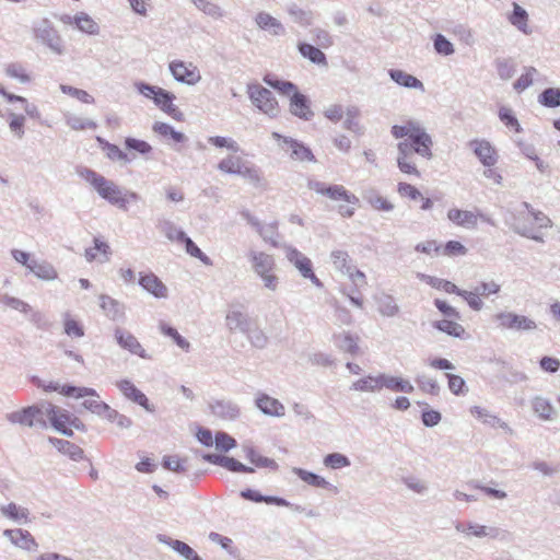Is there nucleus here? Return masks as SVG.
I'll use <instances>...</instances> for the list:
<instances>
[{
    "mask_svg": "<svg viewBox=\"0 0 560 560\" xmlns=\"http://www.w3.org/2000/svg\"><path fill=\"white\" fill-rule=\"evenodd\" d=\"M247 258L250 262L252 270L262 281L264 288L269 291H277L280 279L277 275V264L275 257L260 250H249Z\"/></svg>",
    "mask_w": 560,
    "mask_h": 560,
    "instance_id": "1",
    "label": "nucleus"
},
{
    "mask_svg": "<svg viewBox=\"0 0 560 560\" xmlns=\"http://www.w3.org/2000/svg\"><path fill=\"white\" fill-rule=\"evenodd\" d=\"M54 405L46 401L24 408L21 411L12 412L9 415L8 419L12 423H20L30 428L36 427L46 429L47 420H49Z\"/></svg>",
    "mask_w": 560,
    "mask_h": 560,
    "instance_id": "2",
    "label": "nucleus"
},
{
    "mask_svg": "<svg viewBox=\"0 0 560 560\" xmlns=\"http://www.w3.org/2000/svg\"><path fill=\"white\" fill-rule=\"evenodd\" d=\"M97 194L110 205L127 210L130 201H138L140 196L135 191L124 190L113 180L103 178L94 188Z\"/></svg>",
    "mask_w": 560,
    "mask_h": 560,
    "instance_id": "3",
    "label": "nucleus"
},
{
    "mask_svg": "<svg viewBox=\"0 0 560 560\" xmlns=\"http://www.w3.org/2000/svg\"><path fill=\"white\" fill-rule=\"evenodd\" d=\"M247 94L252 103L270 118L279 115V105L272 92L259 84H248Z\"/></svg>",
    "mask_w": 560,
    "mask_h": 560,
    "instance_id": "4",
    "label": "nucleus"
},
{
    "mask_svg": "<svg viewBox=\"0 0 560 560\" xmlns=\"http://www.w3.org/2000/svg\"><path fill=\"white\" fill-rule=\"evenodd\" d=\"M271 136L275 140L278 141L279 148L287 152L292 160L300 162L315 161V156L311 149L304 145V143L290 137H283L278 132H272Z\"/></svg>",
    "mask_w": 560,
    "mask_h": 560,
    "instance_id": "5",
    "label": "nucleus"
},
{
    "mask_svg": "<svg viewBox=\"0 0 560 560\" xmlns=\"http://www.w3.org/2000/svg\"><path fill=\"white\" fill-rule=\"evenodd\" d=\"M35 38L46 45L55 54H65L62 38L48 20H43L35 28Z\"/></svg>",
    "mask_w": 560,
    "mask_h": 560,
    "instance_id": "6",
    "label": "nucleus"
},
{
    "mask_svg": "<svg viewBox=\"0 0 560 560\" xmlns=\"http://www.w3.org/2000/svg\"><path fill=\"white\" fill-rule=\"evenodd\" d=\"M285 256L304 279L311 280L316 288H323V282L314 273L313 265L308 257L294 247H288Z\"/></svg>",
    "mask_w": 560,
    "mask_h": 560,
    "instance_id": "7",
    "label": "nucleus"
},
{
    "mask_svg": "<svg viewBox=\"0 0 560 560\" xmlns=\"http://www.w3.org/2000/svg\"><path fill=\"white\" fill-rule=\"evenodd\" d=\"M495 320L499 323V326L504 329L532 331L537 328L535 320L532 318L512 312L498 313Z\"/></svg>",
    "mask_w": 560,
    "mask_h": 560,
    "instance_id": "8",
    "label": "nucleus"
},
{
    "mask_svg": "<svg viewBox=\"0 0 560 560\" xmlns=\"http://www.w3.org/2000/svg\"><path fill=\"white\" fill-rule=\"evenodd\" d=\"M307 186L311 190H314L315 192L323 196H327L331 200H343L349 205H355L359 201L354 195L349 194L348 190L341 185L326 186L322 182L310 180Z\"/></svg>",
    "mask_w": 560,
    "mask_h": 560,
    "instance_id": "9",
    "label": "nucleus"
},
{
    "mask_svg": "<svg viewBox=\"0 0 560 560\" xmlns=\"http://www.w3.org/2000/svg\"><path fill=\"white\" fill-rule=\"evenodd\" d=\"M468 145L483 166L492 167L498 163L497 150L488 140L474 139L469 141Z\"/></svg>",
    "mask_w": 560,
    "mask_h": 560,
    "instance_id": "10",
    "label": "nucleus"
},
{
    "mask_svg": "<svg viewBox=\"0 0 560 560\" xmlns=\"http://www.w3.org/2000/svg\"><path fill=\"white\" fill-rule=\"evenodd\" d=\"M170 71L176 81L188 85H194L201 79L197 68L191 63L188 67L184 61H172Z\"/></svg>",
    "mask_w": 560,
    "mask_h": 560,
    "instance_id": "11",
    "label": "nucleus"
},
{
    "mask_svg": "<svg viewBox=\"0 0 560 560\" xmlns=\"http://www.w3.org/2000/svg\"><path fill=\"white\" fill-rule=\"evenodd\" d=\"M116 386L127 399L138 404L149 412H154V406L149 402L148 397L129 380H121L116 383Z\"/></svg>",
    "mask_w": 560,
    "mask_h": 560,
    "instance_id": "12",
    "label": "nucleus"
},
{
    "mask_svg": "<svg viewBox=\"0 0 560 560\" xmlns=\"http://www.w3.org/2000/svg\"><path fill=\"white\" fill-rule=\"evenodd\" d=\"M3 536L7 537L15 547L23 550L35 551L38 548V544L27 530L21 528L4 529Z\"/></svg>",
    "mask_w": 560,
    "mask_h": 560,
    "instance_id": "13",
    "label": "nucleus"
},
{
    "mask_svg": "<svg viewBox=\"0 0 560 560\" xmlns=\"http://www.w3.org/2000/svg\"><path fill=\"white\" fill-rule=\"evenodd\" d=\"M115 339L117 343L122 348L131 352L132 354H137L140 358L148 359V354L145 350L142 348L138 339L130 334L129 331L122 328L115 329Z\"/></svg>",
    "mask_w": 560,
    "mask_h": 560,
    "instance_id": "14",
    "label": "nucleus"
},
{
    "mask_svg": "<svg viewBox=\"0 0 560 560\" xmlns=\"http://www.w3.org/2000/svg\"><path fill=\"white\" fill-rule=\"evenodd\" d=\"M176 96L164 90L160 89L158 93L153 96L154 104L165 114L170 115L174 119L180 120L183 117V113L174 105V100Z\"/></svg>",
    "mask_w": 560,
    "mask_h": 560,
    "instance_id": "15",
    "label": "nucleus"
},
{
    "mask_svg": "<svg viewBox=\"0 0 560 560\" xmlns=\"http://www.w3.org/2000/svg\"><path fill=\"white\" fill-rule=\"evenodd\" d=\"M255 23L259 30L266 31L272 36H283L285 34L283 24L268 12H258L255 15Z\"/></svg>",
    "mask_w": 560,
    "mask_h": 560,
    "instance_id": "16",
    "label": "nucleus"
},
{
    "mask_svg": "<svg viewBox=\"0 0 560 560\" xmlns=\"http://www.w3.org/2000/svg\"><path fill=\"white\" fill-rule=\"evenodd\" d=\"M255 402L257 408L266 416L280 418L285 415L283 404L267 394H259Z\"/></svg>",
    "mask_w": 560,
    "mask_h": 560,
    "instance_id": "17",
    "label": "nucleus"
},
{
    "mask_svg": "<svg viewBox=\"0 0 560 560\" xmlns=\"http://www.w3.org/2000/svg\"><path fill=\"white\" fill-rule=\"evenodd\" d=\"M139 284L156 299L167 298L168 290L166 285L154 273H140Z\"/></svg>",
    "mask_w": 560,
    "mask_h": 560,
    "instance_id": "18",
    "label": "nucleus"
},
{
    "mask_svg": "<svg viewBox=\"0 0 560 560\" xmlns=\"http://www.w3.org/2000/svg\"><path fill=\"white\" fill-rule=\"evenodd\" d=\"M100 306L110 320L117 322L125 317V304L107 294L100 295Z\"/></svg>",
    "mask_w": 560,
    "mask_h": 560,
    "instance_id": "19",
    "label": "nucleus"
},
{
    "mask_svg": "<svg viewBox=\"0 0 560 560\" xmlns=\"http://www.w3.org/2000/svg\"><path fill=\"white\" fill-rule=\"evenodd\" d=\"M254 320L248 314L241 311H230L225 316V325L231 332L241 331L245 335Z\"/></svg>",
    "mask_w": 560,
    "mask_h": 560,
    "instance_id": "20",
    "label": "nucleus"
},
{
    "mask_svg": "<svg viewBox=\"0 0 560 560\" xmlns=\"http://www.w3.org/2000/svg\"><path fill=\"white\" fill-rule=\"evenodd\" d=\"M290 112L294 116L304 120H310L314 116V113L310 107L308 98L299 91L293 93L290 97Z\"/></svg>",
    "mask_w": 560,
    "mask_h": 560,
    "instance_id": "21",
    "label": "nucleus"
},
{
    "mask_svg": "<svg viewBox=\"0 0 560 560\" xmlns=\"http://www.w3.org/2000/svg\"><path fill=\"white\" fill-rule=\"evenodd\" d=\"M212 413L224 420H235L240 416V407L231 400H218L211 405Z\"/></svg>",
    "mask_w": 560,
    "mask_h": 560,
    "instance_id": "22",
    "label": "nucleus"
},
{
    "mask_svg": "<svg viewBox=\"0 0 560 560\" xmlns=\"http://www.w3.org/2000/svg\"><path fill=\"white\" fill-rule=\"evenodd\" d=\"M509 22L525 35L532 34V28L528 25V13L518 3L513 2V11L508 16Z\"/></svg>",
    "mask_w": 560,
    "mask_h": 560,
    "instance_id": "23",
    "label": "nucleus"
},
{
    "mask_svg": "<svg viewBox=\"0 0 560 560\" xmlns=\"http://www.w3.org/2000/svg\"><path fill=\"white\" fill-rule=\"evenodd\" d=\"M241 497L245 500L253 501L256 503H267V504H275L278 506H292L291 502L287 501L283 498L280 497H273V495H262L258 491L253 489H245L241 491Z\"/></svg>",
    "mask_w": 560,
    "mask_h": 560,
    "instance_id": "24",
    "label": "nucleus"
},
{
    "mask_svg": "<svg viewBox=\"0 0 560 560\" xmlns=\"http://www.w3.org/2000/svg\"><path fill=\"white\" fill-rule=\"evenodd\" d=\"M447 218L455 224L466 229H475L477 226L478 215L468 210L451 209L447 212Z\"/></svg>",
    "mask_w": 560,
    "mask_h": 560,
    "instance_id": "25",
    "label": "nucleus"
},
{
    "mask_svg": "<svg viewBox=\"0 0 560 560\" xmlns=\"http://www.w3.org/2000/svg\"><path fill=\"white\" fill-rule=\"evenodd\" d=\"M388 74L394 82L401 86L408 89H416L420 90L421 92H424L423 83L412 74H409L399 69H390L388 71Z\"/></svg>",
    "mask_w": 560,
    "mask_h": 560,
    "instance_id": "26",
    "label": "nucleus"
},
{
    "mask_svg": "<svg viewBox=\"0 0 560 560\" xmlns=\"http://www.w3.org/2000/svg\"><path fill=\"white\" fill-rule=\"evenodd\" d=\"M382 388H387L392 392H400L411 394L415 390L412 384L402 377H397L382 373Z\"/></svg>",
    "mask_w": 560,
    "mask_h": 560,
    "instance_id": "27",
    "label": "nucleus"
},
{
    "mask_svg": "<svg viewBox=\"0 0 560 560\" xmlns=\"http://www.w3.org/2000/svg\"><path fill=\"white\" fill-rule=\"evenodd\" d=\"M0 513L19 524H27L30 522L28 509L14 502L0 506Z\"/></svg>",
    "mask_w": 560,
    "mask_h": 560,
    "instance_id": "28",
    "label": "nucleus"
},
{
    "mask_svg": "<svg viewBox=\"0 0 560 560\" xmlns=\"http://www.w3.org/2000/svg\"><path fill=\"white\" fill-rule=\"evenodd\" d=\"M382 373L374 375H366L352 383L350 389L362 393H375L382 389Z\"/></svg>",
    "mask_w": 560,
    "mask_h": 560,
    "instance_id": "29",
    "label": "nucleus"
},
{
    "mask_svg": "<svg viewBox=\"0 0 560 560\" xmlns=\"http://www.w3.org/2000/svg\"><path fill=\"white\" fill-rule=\"evenodd\" d=\"M28 270L42 280L50 281L57 278V271L54 266L45 260L38 261L36 259H32Z\"/></svg>",
    "mask_w": 560,
    "mask_h": 560,
    "instance_id": "30",
    "label": "nucleus"
},
{
    "mask_svg": "<svg viewBox=\"0 0 560 560\" xmlns=\"http://www.w3.org/2000/svg\"><path fill=\"white\" fill-rule=\"evenodd\" d=\"M49 442L62 454L68 455L73 460H80L84 456V452L78 445L57 438H49Z\"/></svg>",
    "mask_w": 560,
    "mask_h": 560,
    "instance_id": "31",
    "label": "nucleus"
},
{
    "mask_svg": "<svg viewBox=\"0 0 560 560\" xmlns=\"http://www.w3.org/2000/svg\"><path fill=\"white\" fill-rule=\"evenodd\" d=\"M300 54L308 59L311 62L316 63L318 66L327 67V58L326 55L317 47L307 43H300L298 45Z\"/></svg>",
    "mask_w": 560,
    "mask_h": 560,
    "instance_id": "32",
    "label": "nucleus"
},
{
    "mask_svg": "<svg viewBox=\"0 0 560 560\" xmlns=\"http://www.w3.org/2000/svg\"><path fill=\"white\" fill-rule=\"evenodd\" d=\"M410 143L415 147V152L422 158L431 159L432 151L431 147L433 144L432 138L427 131H423L420 135H415L413 138L410 139Z\"/></svg>",
    "mask_w": 560,
    "mask_h": 560,
    "instance_id": "33",
    "label": "nucleus"
},
{
    "mask_svg": "<svg viewBox=\"0 0 560 560\" xmlns=\"http://www.w3.org/2000/svg\"><path fill=\"white\" fill-rule=\"evenodd\" d=\"M471 413L476 418H478L480 421H482V423H485V424H487V425H489L491 428L499 427V428L509 430L510 432L512 431L506 422L502 421L499 417H497L495 415L491 413L490 411H488L485 408L475 406L471 409Z\"/></svg>",
    "mask_w": 560,
    "mask_h": 560,
    "instance_id": "34",
    "label": "nucleus"
},
{
    "mask_svg": "<svg viewBox=\"0 0 560 560\" xmlns=\"http://www.w3.org/2000/svg\"><path fill=\"white\" fill-rule=\"evenodd\" d=\"M375 302L381 315L386 317H394L398 315L399 306L392 295L383 293L375 298Z\"/></svg>",
    "mask_w": 560,
    "mask_h": 560,
    "instance_id": "35",
    "label": "nucleus"
},
{
    "mask_svg": "<svg viewBox=\"0 0 560 560\" xmlns=\"http://www.w3.org/2000/svg\"><path fill=\"white\" fill-rule=\"evenodd\" d=\"M161 541L167 544L174 551L179 553L186 560H201L198 553L186 542L172 538H160Z\"/></svg>",
    "mask_w": 560,
    "mask_h": 560,
    "instance_id": "36",
    "label": "nucleus"
},
{
    "mask_svg": "<svg viewBox=\"0 0 560 560\" xmlns=\"http://www.w3.org/2000/svg\"><path fill=\"white\" fill-rule=\"evenodd\" d=\"M287 12L290 18L301 26H310L313 24V12L311 10H304L295 3H290L287 7Z\"/></svg>",
    "mask_w": 560,
    "mask_h": 560,
    "instance_id": "37",
    "label": "nucleus"
},
{
    "mask_svg": "<svg viewBox=\"0 0 560 560\" xmlns=\"http://www.w3.org/2000/svg\"><path fill=\"white\" fill-rule=\"evenodd\" d=\"M432 325L438 330L455 338H462L463 335L465 334V328L460 324L455 322L454 318H444L442 320H436Z\"/></svg>",
    "mask_w": 560,
    "mask_h": 560,
    "instance_id": "38",
    "label": "nucleus"
},
{
    "mask_svg": "<svg viewBox=\"0 0 560 560\" xmlns=\"http://www.w3.org/2000/svg\"><path fill=\"white\" fill-rule=\"evenodd\" d=\"M363 198L375 210L389 212L394 209V205L374 189L366 190Z\"/></svg>",
    "mask_w": 560,
    "mask_h": 560,
    "instance_id": "39",
    "label": "nucleus"
},
{
    "mask_svg": "<svg viewBox=\"0 0 560 560\" xmlns=\"http://www.w3.org/2000/svg\"><path fill=\"white\" fill-rule=\"evenodd\" d=\"M245 335L253 347L257 349H264L267 347L268 337L255 320Z\"/></svg>",
    "mask_w": 560,
    "mask_h": 560,
    "instance_id": "40",
    "label": "nucleus"
},
{
    "mask_svg": "<svg viewBox=\"0 0 560 560\" xmlns=\"http://www.w3.org/2000/svg\"><path fill=\"white\" fill-rule=\"evenodd\" d=\"M330 259L334 267L345 276L353 268L351 258L346 250H332L330 254Z\"/></svg>",
    "mask_w": 560,
    "mask_h": 560,
    "instance_id": "41",
    "label": "nucleus"
},
{
    "mask_svg": "<svg viewBox=\"0 0 560 560\" xmlns=\"http://www.w3.org/2000/svg\"><path fill=\"white\" fill-rule=\"evenodd\" d=\"M77 27L86 34L96 35L100 32L97 23L86 13L80 12L73 16Z\"/></svg>",
    "mask_w": 560,
    "mask_h": 560,
    "instance_id": "42",
    "label": "nucleus"
},
{
    "mask_svg": "<svg viewBox=\"0 0 560 560\" xmlns=\"http://www.w3.org/2000/svg\"><path fill=\"white\" fill-rule=\"evenodd\" d=\"M292 471L304 482L316 488H327L329 482L322 476L303 468L294 467Z\"/></svg>",
    "mask_w": 560,
    "mask_h": 560,
    "instance_id": "43",
    "label": "nucleus"
},
{
    "mask_svg": "<svg viewBox=\"0 0 560 560\" xmlns=\"http://www.w3.org/2000/svg\"><path fill=\"white\" fill-rule=\"evenodd\" d=\"M264 82L271 86L272 89L277 90L279 93L290 96L298 91V88L295 84H293L290 81H281L277 78L267 74L264 77Z\"/></svg>",
    "mask_w": 560,
    "mask_h": 560,
    "instance_id": "44",
    "label": "nucleus"
},
{
    "mask_svg": "<svg viewBox=\"0 0 560 560\" xmlns=\"http://www.w3.org/2000/svg\"><path fill=\"white\" fill-rule=\"evenodd\" d=\"M532 407L534 412L542 420H551V415L553 413L555 409L551 402L544 397L536 396L532 400Z\"/></svg>",
    "mask_w": 560,
    "mask_h": 560,
    "instance_id": "45",
    "label": "nucleus"
},
{
    "mask_svg": "<svg viewBox=\"0 0 560 560\" xmlns=\"http://www.w3.org/2000/svg\"><path fill=\"white\" fill-rule=\"evenodd\" d=\"M468 534L478 538L490 537L495 539L500 536L501 529L493 526H486L476 523H468L467 525Z\"/></svg>",
    "mask_w": 560,
    "mask_h": 560,
    "instance_id": "46",
    "label": "nucleus"
},
{
    "mask_svg": "<svg viewBox=\"0 0 560 560\" xmlns=\"http://www.w3.org/2000/svg\"><path fill=\"white\" fill-rule=\"evenodd\" d=\"M417 277L420 280L425 281L432 288L442 289L446 293H454L455 291H458V287L448 280L440 279L424 273H418Z\"/></svg>",
    "mask_w": 560,
    "mask_h": 560,
    "instance_id": "47",
    "label": "nucleus"
},
{
    "mask_svg": "<svg viewBox=\"0 0 560 560\" xmlns=\"http://www.w3.org/2000/svg\"><path fill=\"white\" fill-rule=\"evenodd\" d=\"M337 347L351 354H355L359 350L357 338L349 332H343L334 336Z\"/></svg>",
    "mask_w": 560,
    "mask_h": 560,
    "instance_id": "48",
    "label": "nucleus"
},
{
    "mask_svg": "<svg viewBox=\"0 0 560 560\" xmlns=\"http://www.w3.org/2000/svg\"><path fill=\"white\" fill-rule=\"evenodd\" d=\"M237 175L247 179L256 188H264L266 185L264 177L261 176L260 172L256 167H249V166L242 165L241 172H238Z\"/></svg>",
    "mask_w": 560,
    "mask_h": 560,
    "instance_id": "49",
    "label": "nucleus"
},
{
    "mask_svg": "<svg viewBox=\"0 0 560 560\" xmlns=\"http://www.w3.org/2000/svg\"><path fill=\"white\" fill-rule=\"evenodd\" d=\"M153 131L163 137L170 136L175 142H184L187 139L183 132L176 131L166 122L156 121L153 125Z\"/></svg>",
    "mask_w": 560,
    "mask_h": 560,
    "instance_id": "50",
    "label": "nucleus"
},
{
    "mask_svg": "<svg viewBox=\"0 0 560 560\" xmlns=\"http://www.w3.org/2000/svg\"><path fill=\"white\" fill-rule=\"evenodd\" d=\"M538 101L541 105L546 107H558L560 106V89L558 88H548L544 90L539 96Z\"/></svg>",
    "mask_w": 560,
    "mask_h": 560,
    "instance_id": "51",
    "label": "nucleus"
},
{
    "mask_svg": "<svg viewBox=\"0 0 560 560\" xmlns=\"http://www.w3.org/2000/svg\"><path fill=\"white\" fill-rule=\"evenodd\" d=\"M70 413L54 405V411L50 413L49 422L55 430H60L70 422Z\"/></svg>",
    "mask_w": 560,
    "mask_h": 560,
    "instance_id": "52",
    "label": "nucleus"
},
{
    "mask_svg": "<svg viewBox=\"0 0 560 560\" xmlns=\"http://www.w3.org/2000/svg\"><path fill=\"white\" fill-rule=\"evenodd\" d=\"M160 230L170 241H177L179 243L186 238V233L178 229L172 221L165 220L160 223Z\"/></svg>",
    "mask_w": 560,
    "mask_h": 560,
    "instance_id": "53",
    "label": "nucleus"
},
{
    "mask_svg": "<svg viewBox=\"0 0 560 560\" xmlns=\"http://www.w3.org/2000/svg\"><path fill=\"white\" fill-rule=\"evenodd\" d=\"M458 296L463 298L469 307L474 311H480L483 307V302L475 288L472 291L462 290L458 288V291L454 292Z\"/></svg>",
    "mask_w": 560,
    "mask_h": 560,
    "instance_id": "54",
    "label": "nucleus"
},
{
    "mask_svg": "<svg viewBox=\"0 0 560 560\" xmlns=\"http://www.w3.org/2000/svg\"><path fill=\"white\" fill-rule=\"evenodd\" d=\"M245 452L246 458L257 467H266L272 469H276L278 467L277 463L273 459L257 454L253 447H247Z\"/></svg>",
    "mask_w": 560,
    "mask_h": 560,
    "instance_id": "55",
    "label": "nucleus"
},
{
    "mask_svg": "<svg viewBox=\"0 0 560 560\" xmlns=\"http://www.w3.org/2000/svg\"><path fill=\"white\" fill-rule=\"evenodd\" d=\"M60 393L65 396H74L77 398L81 397H98L97 392L94 388L90 387H77L72 385H63L60 388Z\"/></svg>",
    "mask_w": 560,
    "mask_h": 560,
    "instance_id": "56",
    "label": "nucleus"
},
{
    "mask_svg": "<svg viewBox=\"0 0 560 560\" xmlns=\"http://www.w3.org/2000/svg\"><path fill=\"white\" fill-rule=\"evenodd\" d=\"M192 3L195 4V7L200 10L201 12H203L206 15H209L213 19H221L223 16V11L222 9L209 1V0H191Z\"/></svg>",
    "mask_w": 560,
    "mask_h": 560,
    "instance_id": "57",
    "label": "nucleus"
},
{
    "mask_svg": "<svg viewBox=\"0 0 560 560\" xmlns=\"http://www.w3.org/2000/svg\"><path fill=\"white\" fill-rule=\"evenodd\" d=\"M360 115V110L357 106H349L346 110V119L343 126L349 131L361 133L362 127L358 121V117Z\"/></svg>",
    "mask_w": 560,
    "mask_h": 560,
    "instance_id": "58",
    "label": "nucleus"
},
{
    "mask_svg": "<svg viewBox=\"0 0 560 560\" xmlns=\"http://www.w3.org/2000/svg\"><path fill=\"white\" fill-rule=\"evenodd\" d=\"M494 65L498 75L504 81L510 80L515 73V65L512 59L499 58Z\"/></svg>",
    "mask_w": 560,
    "mask_h": 560,
    "instance_id": "59",
    "label": "nucleus"
},
{
    "mask_svg": "<svg viewBox=\"0 0 560 560\" xmlns=\"http://www.w3.org/2000/svg\"><path fill=\"white\" fill-rule=\"evenodd\" d=\"M258 235L264 240V242L270 243L273 247L278 246V223H262L258 231Z\"/></svg>",
    "mask_w": 560,
    "mask_h": 560,
    "instance_id": "60",
    "label": "nucleus"
},
{
    "mask_svg": "<svg viewBox=\"0 0 560 560\" xmlns=\"http://www.w3.org/2000/svg\"><path fill=\"white\" fill-rule=\"evenodd\" d=\"M160 329L162 334L171 337L180 349L184 351H189L190 343L183 336H180L174 327L168 326L165 323H161Z\"/></svg>",
    "mask_w": 560,
    "mask_h": 560,
    "instance_id": "61",
    "label": "nucleus"
},
{
    "mask_svg": "<svg viewBox=\"0 0 560 560\" xmlns=\"http://www.w3.org/2000/svg\"><path fill=\"white\" fill-rule=\"evenodd\" d=\"M326 467L331 469H340L350 466V459L341 453H330L323 459Z\"/></svg>",
    "mask_w": 560,
    "mask_h": 560,
    "instance_id": "62",
    "label": "nucleus"
},
{
    "mask_svg": "<svg viewBox=\"0 0 560 560\" xmlns=\"http://www.w3.org/2000/svg\"><path fill=\"white\" fill-rule=\"evenodd\" d=\"M208 142L215 148L226 149L233 153H236L240 151L238 143L232 138L221 137V136H211L208 138Z\"/></svg>",
    "mask_w": 560,
    "mask_h": 560,
    "instance_id": "63",
    "label": "nucleus"
},
{
    "mask_svg": "<svg viewBox=\"0 0 560 560\" xmlns=\"http://www.w3.org/2000/svg\"><path fill=\"white\" fill-rule=\"evenodd\" d=\"M401 480L402 483L415 493L425 494L429 490L428 482L416 476H406Z\"/></svg>",
    "mask_w": 560,
    "mask_h": 560,
    "instance_id": "64",
    "label": "nucleus"
}]
</instances>
